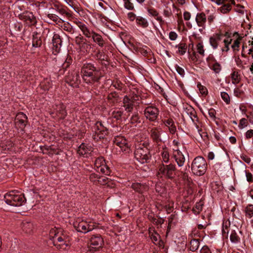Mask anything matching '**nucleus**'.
Returning <instances> with one entry per match:
<instances>
[{"label": "nucleus", "instance_id": "f257e3e1", "mask_svg": "<svg viewBox=\"0 0 253 253\" xmlns=\"http://www.w3.org/2000/svg\"><path fill=\"white\" fill-rule=\"evenodd\" d=\"M53 245L59 250H67L70 246V238L62 229L52 228L49 233Z\"/></svg>", "mask_w": 253, "mask_h": 253}, {"label": "nucleus", "instance_id": "f03ea898", "mask_svg": "<svg viewBox=\"0 0 253 253\" xmlns=\"http://www.w3.org/2000/svg\"><path fill=\"white\" fill-rule=\"evenodd\" d=\"M83 79L87 84L98 81L101 77L100 71L91 63H85L81 70Z\"/></svg>", "mask_w": 253, "mask_h": 253}, {"label": "nucleus", "instance_id": "7ed1b4c3", "mask_svg": "<svg viewBox=\"0 0 253 253\" xmlns=\"http://www.w3.org/2000/svg\"><path fill=\"white\" fill-rule=\"evenodd\" d=\"M73 226L78 232L85 234L94 229L96 224L92 219L78 218L73 222Z\"/></svg>", "mask_w": 253, "mask_h": 253}, {"label": "nucleus", "instance_id": "20e7f679", "mask_svg": "<svg viewBox=\"0 0 253 253\" xmlns=\"http://www.w3.org/2000/svg\"><path fill=\"white\" fill-rule=\"evenodd\" d=\"M207 169V163L202 157L198 156L193 161L191 164L192 173L198 176L204 175Z\"/></svg>", "mask_w": 253, "mask_h": 253}, {"label": "nucleus", "instance_id": "39448f33", "mask_svg": "<svg viewBox=\"0 0 253 253\" xmlns=\"http://www.w3.org/2000/svg\"><path fill=\"white\" fill-rule=\"evenodd\" d=\"M134 157L141 164L147 163L151 158L148 148L144 143H140L134 152Z\"/></svg>", "mask_w": 253, "mask_h": 253}, {"label": "nucleus", "instance_id": "423d86ee", "mask_svg": "<svg viewBox=\"0 0 253 253\" xmlns=\"http://www.w3.org/2000/svg\"><path fill=\"white\" fill-rule=\"evenodd\" d=\"M175 170V167L174 165H165L161 164L158 168L157 176L159 177H165L172 178L174 176Z\"/></svg>", "mask_w": 253, "mask_h": 253}, {"label": "nucleus", "instance_id": "0eeeda50", "mask_svg": "<svg viewBox=\"0 0 253 253\" xmlns=\"http://www.w3.org/2000/svg\"><path fill=\"white\" fill-rule=\"evenodd\" d=\"M94 164L95 168L98 172H100L107 175L111 174V170L103 157H100L97 158L95 160Z\"/></svg>", "mask_w": 253, "mask_h": 253}, {"label": "nucleus", "instance_id": "6e6552de", "mask_svg": "<svg viewBox=\"0 0 253 253\" xmlns=\"http://www.w3.org/2000/svg\"><path fill=\"white\" fill-rule=\"evenodd\" d=\"M103 240L100 235H93L90 240V246L88 247L89 253H92L102 247Z\"/></svg>", "mask_w": 253, "mask_h": 253}, {"label": "nucleus", "instance_id": "1a4fd4ad", "mask_svg": "<svg viewBox=\"0 0 253 253\" xmlns=\"http://www.w3.org/2000/svg\"><path fill=\"white\" fill-rule=\"evenodd\" d=\"M159 111L158 109L153 106H149L146 107L144 111V114L146 118L150 121H155L158 117Z\"/></svg>", "mask_w": 253, "mask_h": 253}, {"label": "nucleus", "instance_id": "9d476101", "mask_svg": "<svg viewBox=\"0 0 253 253\" xmlns=\"http://www.w3.org/2000/svg\"><path fill=\"white\" fill-rule=\"evenodd\" d=\"M173 143L175 146V148H173V157L178 167H182L185 163V157L177 147L179 143L175 140H174Z\"/></svg>", "mask_w": 253, "mask_h": 253}, {"label": "nucleus", "instance_id": "9b49d317", "mask_svg": "<svg viewBox=\"0 0 253 253\" xmlns=\"http://www.w3.org/2000/svg\"><path fill=\"white\" fill-rule=\"evenodd\" d=\"M94 129L95 133L93 135V138L97 141L103 138L108 133L107 129L103 126L101 122L96 123Z\"/></svg>", "mask_w": 253, "mask_h": 253}, {"label": "nucleus", "instance_id": "f8f14e48", "mask_svg": "<svg viewBox=\"0 0 253 253\" xmlns=\"http://www.w3.org/2000/svg\"><path fill=\"white\" fill-rule=\"evenodd\" d=\"M66 82L73 87H76L80 82V76L78 72H72L66 78Z\"/></svg>", "mask_w": 253, "mask_h": 253}, {"label": "nucleus", "instance_id": "ddd939ff", "mask_svg": "<svg viewBox=\"0 0 253 253\" xmlns=\"http://www.w3.org/2000/svg\"><path fill=\"white\" fill-rule=\"evenodd\" d=\"M114 143L119 146L123 152H128L129 150L126 140L123 136H118L114 140Z\"/></svg>", "mask_w": 253, "mask_h": 253}, {"label": "nucleus", "instance_id": "4468645a", "mask_svg": "<svg viewBox=\"0 0 253 253\" xmlns=\"http://www.w3.org/2000/svg\"><path fill=\"white\" fill-rule=\"evenodd\" d=\"M207 62L209 67L215 73H219L220 72L221 66L217 62L213 56H209L207 58Z\"/></svg>", "mask_w": 253, "mask_h": 253}, {"label": "nucleus", "instance_id": "2eb2a0df", "mask_svg": "<svg viewBox=\"0 0 253 253\" xmlns=\"http://www.w3.org/2000/svg\"><path fill=\"white\" fill-rule=\"evenodd\" d=\"M162 132L163 130L161 127H153L150 130L151 138L157 143L162 141L161 135Z\"/></svg>", "mask_w": 253, "mask_h": 253}, {"label": "nucleus", "instance_id": "dca6fc26", "mask_svg": "<svg viewBox=\"0 0 253 253\" xmlns=\"http://www.w3.org/2000/svg\"><path fill=\"white\" fill-rule=\"evenodd\" d=\"M19 17L20 19L25 21L27 24L33 25L36 22L34 15L28 11L22 14H19Z\"/></svg>", "mask_w": 253, "mask_h": 253}, {"label": "nucleus", "instance_id": "f3484780", "mask_svg": "<svg viewBox=\"0 0 253 253\" xmlns=\"http://www.w3.org/2000/svg\"><path fill=\"white\" fill-rule=\"evenodd\" d=\"M75 24L77 26L81 29L83 34L87 38H91L92 34L94 33L93 31L90 30L86 25L83 22L77 20L75 21Z\"/></svg>", "mask_w": 253, "mask_h": 253}, {"label": "nucleus", "instance_id": "a211bd4d", "mask_svg": "<svg viewBox=\"0 0 253 253\" xmlns=\"http://www.w3.org/2000/svg\"><path fill=\"white\" fill-rule=\"evenodd\" d=\"M92 151V148L84 143H82L78 148V153L80 155L87 157L88 155Z\"/></svg>", "mask_w": 253, "mask_h": 253}, {"label": "nucleus", "instance_id": "6ab92c4d", "mask_svg": "<svg viewBox=\"0 0 253 253\" xmlns=\"http://www.w3.org/2000/svg\"><path fill=\"white\" fill-rule=\"evenodd\" d=\"M15 197L16 192L15 190H12L4 195V199L7 204L10 206H15Z\"/></svg>", "mask_w": 253, "mask_h": 253}, {"label": "nucleus", "instance_id": "aec40b11", "mask_svg": "<svg viewBox=\"0 0 253 253\" xmlns=\"http://www.w3.org/2000/svg\"><path fill=\"white\" fill-rule=\"evenodd\" d=\"M53 49L54 52L58 53L60 51L62 41L60 36L57 34H55L52 39Z\"/></svg>", "mask_w": 253, "mask_h": 253}, {"label": "nucleus", "instance_id": "412c9836", "mask_svg": "<svg viewBox=\"0 0 253 253\" xmlns=\"http://www.w3.org/2000/svg\"><path fill=\"white\" fill-rule=\"evenodd\" d=\"M224 37V36L221 34H216L211 37L210 39V42L211 46L214 49H216L218 47L219 41L222 40Z\"/></svg>", "mask_w": 253, "mask_h": 253}, {"label": "nucleus", "instance_id": "4be33fe9", "mask_svg": "<svg viewBox=\"0 0 253 253\" xmlns=\"http://www.w3.org/2000/svg\"><path fill=\"white\" fill-rule=\"evenodd\" d=\"M91 37L92 38L93 42L96 43L98 46L103 47L105 45V42L100 35L94 32Z\"/></svg>", "mask_w": 253, "mask_h": 253}, {"label": "nucleus", "instance_id": "5701e85b", "mask_svg": "<svg viewBox=\"0 0 253 253\" xmlns=\"http://www.w3.org/2000/svg\"><path fill=\"white\" fill-rule=\"evenodd\" d=\"M27 119V116L23 113L19 112L17 113V120H18V123L20 125V127L21 130H23V128L26 126Z\"/></svg>", "mask_w": 253, "mask_h": 253}, {"label": "nucleus", "instance_id": "b1692460", "mask_svg": "<svg viewBox=\"0 0 253 253\" xmlns=\"http://www.w3.org/2000/svg\"><path fill=\"white\" fill-rule=\"evenodd\" d=\"M55 110H56V115L59 119L64 118L66 115V112L65 110V106L63 104L60 103L56 105Z\"/></svg>", "mask_w": 253, "mask_h": 253}, {"label": "nucleus", "instance_id": "393cba45", "mask_svg": "<svg viewBox=\"0 0 253 253\" xmlns=\"http://www.w3.org/2000/svg\"><path fill=\"white\" fill-rule=\"evenodd\" d=\"M206 20L207 18L204 13H200L197 14L196 21L198 26L204 27L205 25Z\"/></svg>", "mask_w": 253, "mask_h": 253}, {"label": "nucleus", "instance_id": "a878e982", "mask_svg": "<svg viewBox=\"0 0 253 253\" xmlns=\"http://www.w3.org/2000/svg\"><path fill=\"white\" fill-rule=\"evenodd\" d=\"M246 217L249 218H252L253 217V205H248L245 209ZM251 223L253 227V218L251 220Z\"/></svg>", "mask_w": 253, "mask_h": 253}, {"label": "nucleus", "instance_id": "bb28decb", "mask_svg": "<svg viewBox=\"0 0 253 253\" xmlns=\"http://www.w3.org/2000/svg\"><path fill=\"white\" fill-rule=\"evenodd\" d=\"M124 106L128 112H130L133 108L132 101L127 96H125L123 99Z\"/></svg>", "mask_w": 253, "mask_h": 253}, {"label": "nucleus", "instance_id": "cd10ccee", "mask_svg": "<svg viewBox=\"0 0 253 253\" xmlns=\"http://www.w3.org/2000/svg\"><path fill=\"white\" fill-rule=\"evenodd\" d=\"M136 23L138 26H141L143 28H147L149 25L147 20L145 18L140 16H137Z\"/></svg>", "mask_w": 253, "mask_h": 253}, {"label": "nucleus", "instance_id": "c85d7f7f", "mask_svg": "<svg viewBox=\"0 0 253 253\" xmlns=\"http://www.w3.org/2000/svg\"><path fill=\"white\" fill-rule=\"evenodd\" d=\"M132 188L136 191L143 193L147 189V187L140 183H136L132 184Z\"/></svg>", "mask_w": 253, "mask_h": 253}, {"label": "nucleus", "instance_id": "c756f323", "mask_svg": "<svg viewBox=\"0 0 253 253\" xmlns=\"http://www.w3.org/2000/svg\"><path fill=\"white\" fill-rule=\"evenodd\" d=\"M23 230L27 233H30L33 228V224L28 221H24L22 224Z\"/></svg>", "mask_w": 253, "mask_h": 253}, {"label": "nucleus", "instance_id": "7c9ffc66", "mask_svg": "<svg viewBox=\"0 0 253 253\" xmlns=\"http://www.w3.org/2000/svg\"><path fill=\"white\" fill-rule=\"evenodd\" d=\"M41 88L44 90H49L52 86L51 80L48 79H44L41 84Z\"/></svg>", "mask_w": 253, "mask_h": 253}, {"label": "nucleus", "instance_id": "2f4dec72", "mask_svg": "<svg viewBox=\"0 0 253 253\" xmlns=\"http://www.w3.org/2000/svg\"><path fill=\"white\" fill-rule=\"evenodd\" d=\"M122 115L123 111L118 108L115 109L111 112V115L112 117L117 120H120L122 118Z\"/></svg>", "mask_w": 253, "mask_h": 253}, {"label": "nucleus", "instance_id": "473e14b6", "mask_svg": "<svg viewBox=\"0 0 253 253\" xmlns=\"http://www.w3.org/2000/svg\"><path fill=\"white\" fill-rule=\"evenodd\" d=\"M232 40L230 38H226L223 39L224 47L221 48L222 52H227L230 49V45Z\"/></svg>", "mask_w": 253, "mask_h": 253}, {"label": "nucleus", "instance_id": "72a5a7b5", "mask_svg": "<svg viewBox=\"0 0 253 253\" xmlns=\"http://www.w3.org/2000/svg\"><path fill=\"white\" fill-rule=\"evenodd\" d=\"M231 77L233 84H237L239 83L240 81V76L238 72L236 71H233L231 75Z\"/></svg>", "mask_w": 253, "mask_h": 253}, {"label": "nucleus", "instance_id": "f704fd0d", "mask_svg": "<svg viewBox=\"0 0 253 253\" xmlns=\"http://www.w3.org/2000/svg\"><path fill=\"white\" fill-rule=\"evenodd\" d=\"M204 206V202L202 201L196 203L195 206L193 208V211L195 214H198L202 210Z\"/></svg>", "mask_w": 253, "mask_h": 253}, {"label": "nucleus", "instance_id": "c9c22d12", "mask_svg": "<svg viewBox=\"0 0 253 253\" xmlns=\"http://www.w3.org/2000/svg\"><path fill=\"white\" fill-rule=\"evenodd\" d=\"M199 246V241L198 239L191 240L190 243V249L194 252L197 250Z\"/></svg>", "mask_w": 253, "mask_h": 253}, {"label": "nucleus", "instance_id": "e433bc0d", "mask_svg": "<svg viewBox=\"0 0 253 253\" xmlns=\"http://www.w3.org/2000/svg\"><path fill=\"white\" fill-rule=\"evenodd\" d=\"M178 48V51L181 55L184 54L187 50V45L184 43H180L176 46Z\"/></svg>", "mask_w": 253, "mask_h": 253}, {"label": "nucleus", "instance_id": "4c0bfd02", "mask_svg": "<svg viewBox=\"0 0 253 253\" xmlns=\"http://www.w3.org/2000/svg\"><path fill=\"white\" fill-rule=\"evenodd\" d=\"M26 199L23 194H17V207L23 205Z\"/></svg>", "mask_w": 253, "mask_h": 253}, {"label": "nucleus", "instance_id": "58836bf2", "mask_svg": "<svg viewBox=\"0 0 253 253\" xmlns=\"http://www.w3.org/2000/svg\"><path fill=\"white\" fill-rule=\"evenodd\" d=\"M230 224V222L228 221H225L223 222L222 234L224 236L227 235L228 234Z\"/></svg>", "mask_w": 253, "mask_h": 253}, {"label": "nucleus", "instance_id": "ea45409f", "mask_svg": "<svg viewBox=\"0 0 253 253\" xmlns=\"http://www.w3.org/2000/svg\"><path fill=\"white\" fill-rule=\"evenodd\" d=\"M230 241L233 243H237L240 241V237L237 235L235 231H232L230 236Z\"/></svg>", "mask_w": 253, "mask_h": 253}, {"label": "nucleus", "instance_id": "a19ab883", "mask_svg": "<svg viewBox=\"0 0 253 253\" xmlns=\"http://www.w3.org/2000/svg\"><path fill=\"white\" fill-rule=\"evenodd\" d=\"M163 161L167 163L169 160V153L167 149H164L161 153Z\"/></svg>", "mask_w": 253, "mask_h": 253}, {"label": "nucleus", "instance_id": "79ce46f5", "mask_svg": "<svg viewBox=\"0 0 253 253\" xmlns=\"http://www.w3.org/2000/svg\"><path fill=\"white\" fill-rule=\"evenodd\" d=\"M90 180L95 182L98 181V182H101V179H104V177L98 176V175L95 173H92L90 175Z\"/></svg>", "mask_w": 253, "mask_h": 253}, {"label": "nucleus", "instance_id": "37998d69", "mask_svg": "<svg viewBox=\"0 0 253 253\" xmlns=\"http://www.w3.org/2000/svg\"><path fill=\"white\" fill-rule=\"evenodd\" d=\"M197 87L199 88L200 93L203 95H206L208 94V89L207 88L202 85L200 83L197 84Z\"/></svg>", "mask_w": 253, "mask_h": 253}, {"label": "nucleus", "instance_id": "c03bdc74", "mask_svg": "<svg viewBox=\"0 0 253 253\" xmlns=\"http://www.w3.org/2000/svg\"><path fill=\"white\" fill-rule=\"evenodd\" d=\"M124 6L128 10H133L134 9L133 4L130 0H124Z\"/></svg>", "mask_w": 253, "mask_h": 253}, {"label": "nucleus", "instance_id": "a18cd8bd", "mask_svg": "<svg viewBox=\"0 0 253 253\" xmlns=\"http://www.w3.org/2000/svg\"><path fill=\"white\" fill-rule=\"evenodd\" d=\"M197 52L202 56L205 55L204 45L202 43H198L196 46Z\"/></svg>", "mask_w": 253, "mask_h": 253}, {"label": "nucleus", "instance_id": "49530a36", "mask_svg": "<svg viewBox=\"0 0 253 253\" xmlns=\"http://www.w3.org/2000/svg\"><path fill=\"white\" fill-rule=\"evenodd\" d=\"M241 38L236 39L231 45V47L233 50H238L240 46Z\"/></svg>", "mask_w": 253, "mask_h": 253}, {"label": "nucleus", "instance_id": "de8ad7c7", "mask_svg": "<svg viewBox=\"0 0 253 253\" xmlns=\"http://www.w3.org/2000/svg\"><path fill=\"white\" fill-rule=\"evenodd\" d=\"M231 10V5L230 4H226L220 7L221 12L222 13H226Z\"/></svg>", "mask_w": 253, "mask_h": 253}, {"label": "nucleus", "instance_id": "09e8293b", "mask_svg": "<svg viewBox=\"0 0 253 253\" xmlns=\"http://www.w3.org/2000/svg\"><path fill=\"white\" fill-rule=\"evenodd\" d=\"M221 97L222 99L226 102L227 104H229L230 101V97L229 95L225 92H221Z\"/></svg>", "mask_w": 253, "mask_h": 253}, {"label": "nucleus", "instance_id": "8fccbe9b", "mask_svg": "<svg viewBox=\"0 0 253 253\" xmlns=\"http://www.w3.org/2000/svg\"><path fill=\"white\" fill-rule=\"evenodd\" d=\"M248 123L247 119H246L245 118H242L240 121V123L239 125V127L240 129H242V128L245 127L246 126H248Z\"/></svg>", "mask_w": 253, "mask_h": 253}, {"label": "nucleus", "instance_id": "3c124183", "mask_svg": "<svg viewBox=\"0 0 253 253\" xmlns=\"http://www.w3.org/2000/svg\"><path fill=\"white\" fill-rule=\"evenodd\" d=\"M151 239L154 244H157L160 239L159 235L156 233H152L151 235Z\"/></svg>", "mask_w": 253, "mask_h": 253}, {"label": "nucleus", "instance_id": "603ef678", "mask_svg": "<svg viewBox=\"0 0 253 253\" xmlns=\"http://www.w3.org/2000/svg\"><path fill=\"white\" fill-rule=\"evenodd\" d=\"M175 70L176 72L178 73V74L180 75L181 77H184L185 75V71L184 70L181 68V67L176 65L175 66Z\"/></svg>", "mask_w": 253, "mask_h": 253}, {"label": "nucleus", "instance_id": "864d4df0", "mask_svg": "<svg viewBox=\"0 0 253 253\" xmlns=\"http://www.w3.org/2000/svg\"><path fill=\"white\" fill-rule=\"evenodd\" d=\"M189 115L191 119V120L193 121V122H194V119L197 118V116L196 115V112L194 110V109L192 108H191L189 110Z\"/></svg>", "mask_w": 253, "mask_h": 253}, {"label": "nucleus", "instance_id": "5fc2aeb1", "mask_svg": "<svg viewBox=\"0 0 253 253\" xmlns=\"http://www.w3.org/2000/svg\"><path fill=\"white\" fill-rule=\"evenodd\" d=\"M127 18L130 21H133L134 20L136 21L137 16L133 12H128L127 14Z\"/></svg>", "mask_w": 253, "mask_h": 253}, {"label": "nucleus", "instance_id": "6e6d98bb", "mask_svg": "<svg viewBox=\"0 0 253 253\" xmlns=\"http://www.w3.org/2000/svg\"><path fill=\"white\" fill-rule=\"evenodd\" d=\"M42 44V41L40 40L33 39V46L34 47L40 46Z\"/></svg>", "mask_w": 253, "mask_h": 253}, {"label": "nucleus", "instance_id": "4d7b16f0", "mask_svg": "<svg viewBox=\"0 0 253 253\" xmlns=\"http://www.w3.org/2000/svg\"><path fill=\"white\" fill-rule=\"evenodd\" d=\"M177 37V34L174 32H170L169 34V38L171 41H174Z\"/></svg>", "mask_w": 253, "mask_h": 253}, {"label": "nucleus", "instance_id": "13d9d810", "mask_svg": "<svg viewBox=\"0 0 253 253\" xmlns=\"http://www.w3.org/2000/svg\"><path fill=\"white\" fill-rule=\"evenodd\" d=\"M148 13L150 15L156 17L158 15V12L154 9L150 8L148 10Z\"/></svg>", "mask_w": 253, "mask_h": 253}, {"label": "nucleus", "instance_id": "bf43d9fd", "mask_svg": "<svg viewBox=\"0 0 253 253\" xmlns=\"http://www.w3.org/2000/svg\"><path fill=\"white\" fill-rule=\"evenodd\" d=\"M174 123V122L172 119H169L167 120H165L164 122V124L168 127H169V126L173 125Z\"/></svg>", "mask_w": 253, "mask_h": 253}, {"label": "nucleus", "instance_id": "052dcab7", "mask_svg": "<svg viewBox=\"0 0 253 253\" xmlns=\"http://www.w3.org/2000/svg\"><path fill=\"white\" fill-rule=\"evenodd\" d=\"M201 253H211V252L208 246H204L200 251Z\"/></svg>", "mask_w": 253, "mask_h": 253}, {"label": "nucleus", "instance_id": "680f3d73", "mask_svg": "<svg viewBox=\"0 0 253 253\" xmlns=\"http://www.w3.org/2000/svg\"><path fill=\"white\" fill-rule=\"evenodd\" d=\"M168 127L170 133L171 134H174L176 132V128L174 125V123L173 124V125L169 126Z\"/></svg>", "mask_w": 253, "mask_h": 253}, {"label": "nucleus", "instance_id": "e2e57ef3", "mask_svg": "<svg viewBox=\"0 0 253 253\" xmlns=\"http://www.w3.org/2000/svg\"><path fill=\"white\" fill-rule=\"evenodd\" d=\"M253 136V129H250L246 133V137L247 139L251 138Z\"/></svg>", "mask_w": 253, "mask_h": 253}, {"label": "nucleus", "instance_id": "0e129e2a", "mask_svg": "<svg viewBox=\"0 0 253 253\" xmlns=\"http://www.w3.org/2000/svg\"><path fill=\"white\" fill-rule=\"evenodd\" d=\"M215 17L216 16L213 13L211 14L208 16V21L210 24H211L214 21V20L215 19Z\"/></svg>", "mask_w": 253, "mask_h": 253}, {"label": "nucleus", "instance_id": "69168bd1", "mask_svg": "<svg viewBox=\"0 0 253 253\" xmlns=\"http://www.w3.org/2000/svg\"><path fill=\"white\" fill-rule=\"evenodd\" d=\"M183 17L185 20H189L191 18V14L188 11H185L183 13Z\"/></svg>", "mask_w": 253, "mask_h": 253}, {"label": "nucleus", "instance_id": "338daca9", "mask_svg": "<svg viewBox=\"0 0 253 253\" xmlns=\"http://www.w3.org/2000/svg\"><path fill=\"white\" fill-rule=\"evenodd\" d=\"M48 17L50 19L52 20L53 21H54L55 22H57L59 20L58 17L54 14H48Z\"/></svg>", "mask_w": 253, "mask_h": 253}, {"label": "nucleus", "instance_id": "774afa93", "mask_svg": "<svg viewBox=\"0 0 253 253\" xmlns=\"http://www.w3.org/2000/svg\"><path fill=\"white\" fill-rule=\"evenodd\" d=\"M246 176L248 181L252 182L253 181V175L251 173L246 172Z\"/></svg>", "mask_w": 253, "mask_h": 253}]
</instances>
